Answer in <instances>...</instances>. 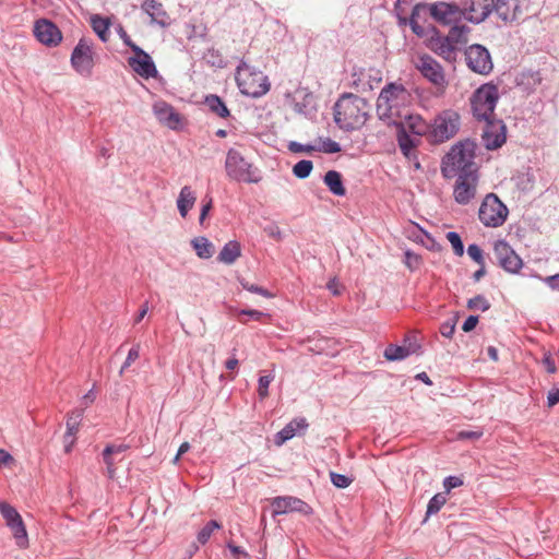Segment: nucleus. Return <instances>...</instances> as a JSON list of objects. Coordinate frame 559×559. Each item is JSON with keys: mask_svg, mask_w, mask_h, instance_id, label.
Here are the masks:
<instances>
[{"mask_svg": "<svg viewBox=\"0 0 559 559\" xmlns=\"http://www.w3.org/2000/svg\"><path fill=\"white\" fill-rule=\"evenodd\" d=\"M476 148V143L468 139L452 145L441 160L442 176L452 179L459 175L478 173V166L475 162Z\"/></svg>", "mask_w": 559, "mask_h": 559, "instance_id": "1", "label": "nucleus"}, {"mask_svg": "<svg viewBox=\"0 0 559 559\" xmlns=\"http://www.w3.org/2000/svg\"><path fill=\"white\" fill-rule=\"evenodd\" d=\"M370 105L359 96L347 94L335 104V122L343 130H356L361 128L369 117Z\"/></svg>", "mask_w": 559, "mask_h": 559, "instance_id": "2", "label": "nucleus"}, {"mask_svg": "<svg viewBox=\"0 0 559 559\" xmlns=\"http://www.w3.org/2000/svg\"><path fill=\"white\" fill-rule=\"evenodd\" d=\"M411 104V94L402 85L390 83L382 88L377 99V112L381 119L396 121L403 118V109Z\"/></svg>", "mask_w": 559, "mask_h": 559, "instance_id": "3", "label": "nucleus"}, {"mask_svg": "<svg viewBox=\"0 0 559 559\" xmlns=\"http://www.w3.org/2000/svg\"><path fill=\"white\" fill-rule=\"evenodd\" d=\"M461 127V116L454 109L441 110L429 124L428 142L442 144L454 138Z\"/></svg>", "mask_w": 559, "mask_h": 559, "instance_id": "4", "label": "nucleus"}, {"mask_svg": "<svg viewBox=\"0 0 559 559\" xmlns=\"http://www.w3.org/2000/svg\"><path fill=\"white\" fill-rule=\"evenodd\" d=\"M225 169L227 177L235 181L257 183L261 179L258 168L235 148L227 152Z\"/></svg>", "mask_w": 559, "mask_h": 559, "instance_id": "5", "label": "nucleus"}, {"mask_svg": "<svg viewBox=\"0 0 559 559\" xmlns=\"http://www.w3.org/2000/svg\"><path fill=\"white\" fill-rule=\"evenodd\" d=\"M498 88L491 84H484L471 98L474 117L478 121H490L495 118V107L498 100Z\"/></svg>", "mask_w": 559, "mask_h": 559, "instance_id": "6", "label": "nucleus"}, {"mask_svg": "<svg viewBox=\"0 0 559 559\" xmlns=\"http://www.w3.org/2000/svg\"><path fill=\"white\" fill-rule=\"evenodd\" d=\"M236 81L241 93L252 97L262 96L270 88L267 78L260 71H253L246 63L237 68Z\"/></svg>", "mask_w": 559, "mask_h": 559, "instance_id": "7", "label": "nucleus"}, {"mask_svg": "<svg viewBox=\"0 0 559 559\" xmlns=\"http://www.w3.org/2000/svg\"><path fill=\"white\" fill-rule=\"evenodd\" d=\"M508 214V207L495 193H488L485 197L478 211L479 221L487 227L502 226Z\"/></svg>", "mask_w": 559, "mask_h": 559, "instance_id": "8", "label": "nucleus"}, {"mask_svg": "<svg viewBox=\"0 0 559 559\" xmlns=\"http://www.w3.org/2000/svg\"><path fill=\"white\" fill-rule=\"evenodd\" d=\"M415 68L432 83L438 90L443 92L448 85L441 64L429 55H419L414 60Z\"/></svg>", "mask_w": 559, "mask_h": 559, "instance_id": "9", "label": "nucleus"}, {"mask_svg": "<svg viewBox=\"0 0 559 559\" xmlns=\"http://www.w3.org/2000/svg\"><path fill=\"white\" fill-rule=\"evenodd\" d=\"M71 64L79 74L91 75L95 61L93 44L90 40H79L71 55Z\"/></svg>", "mask_w": 559, "mask_h": 559, "instance_id": "10", "label": "nucleus"}, {"mask_svg": "<svg viewBox=\"0 0 559 559\" xmlns=\"http://www.w3.org/2000/svg\"><path fill=\"white\" fill-rule=\"evenodd\" d=\"M465 59L467 67L475 73L487 75L491 72L493 63L488 49L474 44L466 48Z\"/></svg>", "mask_w": 559, "mask_h": 559, "instance_id": "11", "label": "nucleus"}, {"mask_svg": "<svg viewBox=\"0 0 559 559\" xmlns=\"http://www.w3.org/2000/svg\"><path fill=\"white\" fill-rule=\"evenodd\" d=\"M493 252L499 265L507 272L518 273L522 269V259L507 241H497L493 247Z\"/></svg>", "mask_w": 559, "mask_h": 559, "instance_id": "12", "label": "nucleus"}, {"mask_svg": "<svg viewBox=\"0 0 559 559\" xmlns=\"http://www.w3.org/2000/svg\"><path fill=\"white\" fill-rule=\"evenodd\" d=\"M453 195L459 204H467L474 199L478 185V173L456 176Z\"/></svg>", "mask_w": 559, "mask_h": 559, "instance_id": "13", "label": "nucleus"}, {"mask_svg": "<svg viewBox=\"0 0 559 559\" xmlns=\"http://www.w3.org/2000/svg\"><path fill=\"white\" fill-rule=\"evenodd\" d=\"M153 112L156 119L163 126L178 130L181 129L185 124V118L175 108L164 100L155 102L153 105Z\"/></svg>", "mask_w": 559, "mask_h": 559, "instance_id": "14", "label": "nucleus"}, {"mask_svg": "<svg viewBox=\"0 0 559 559\" xmlns=\"http://www.w3.org/2000/svg\"><path fill=\"white\" fill-rule=\"evenodd\" d=\"M133 56L128 59L131 69L144 79L155 78L157 69L151 56L139 46L133 47Z\"/></svg>", "mask_w": 559, "mask_h": 559, "instance_id": "15", "label": "nucleus"}, {"mask_svg": "<svg viewBox=\"0 0 559 559\" xmlns=\"http://www.w3.org/2000/svg\"><path fill=\"white\" fill-rule=\"evenodd\" d=\"M271 506L273 507V515L286 514L290 512L310 514L312 511L305 501L292 496L275 497L272 500Z\"/></svg>", "mask_w": 559, "mask_h": 559, "instance_id": "16", "label": "nucleus"}, {"mask_svg": "<svg viewBox=\"0 0 559 559\" xmlns=\"http://www.w3.org/2000/svg\"><path fill=\"white\" fill-rule=\"evenodd\" d=\"M431 16L444 25L455 24L464 15L463 11L453 3L437 2L429 8Z\"/></svg>", "mask_w": 559, "mask_h": 559, "instance_id": "17", "label": "nucleus"}, {"mask_svg": "<svg viewBox=\"0 0 559 559\" xmlns=\"http://www.w3.org/2000/svg\"><path fill=\"white\" fill-rule=\"evenodd\" d=\"M34 35L44 45L55 47L62 40L61 31L52 22L43 19L34 25Z\"/></svg>", "mask_w": 559, "mask_h": 559, "instance_id": "18", "label": "nucleus"}, {"mask_svg": "<svg viewBox=\"0 0 559 559\" xmlns=\"http://www.w3.org/2000/svg\"><path fill=\"white\" fill-rule=\"evenodd\" d=\"M483 141L488 150H496L506 142V127L501 120L484 121Z\"/></svg>", "mask_w": 559, "mask_h": 559, "instance_id": "19", "label": "nucleus"}, {"mask_svg": "<svg viewBox=\"0 0 559 559\" xmlns=\"http://www.w3.org/2000/svg\"><path fill=\"white\" fill-rule=\"evenodd\" d=\"M495 7L493 0H467L465 10L468 12V20L475 23L484 21Z\"/></svg>", "mask_w": 559, "mask_h": 559, "instance_id": "20", "label": "nucleus"}, {"mask_svg": "<svg viewBox=\"0 0 559 559\" xmlns=\"http://www.w3.org/2000/svg\"><path fill=\"white\" fill-rule=\"evenodd\" d=\"M430 48L438 56L444 59L448 62H455L457 57V51L455 47L451 44V41L445 36H438L430 40Z\"/></svg>", "mask_w": 559, "mask_h": 559, "instance_id": "21", "label": "nucleus"}, {"mask_svg": "<svg viewBox=\"0 0 559 559\" xmlns=\"http://www.w3.org/2000/svg\"><path fill=\"white\" fill-rule=\"evenodd\" d=\"M404 121L402 122L403 131H409L415 135L425 136L428 140L429 124L419 115H403Z\"/></svg>", "mask_w": 559, "mask_h": 559, "instance_id": "22", "label": "nucleus"}, {"mask_svg": "<svg viewBox=\"0 0 559 559\" xmlns=\"http://www.w3.org/2000/svg\"><path fill=\"white\" fill-rule=\"evenodd\" d=\"M308 428V423L305 418H295L289 421L281 431L275 436V444L282 445L287 440L295 437L298 432L305 431Z\"/></svg>", "mask_w": 559, "mask_h": 559, "instance_id": "23", "label": "nucleus"}, {"mask_svg": "<svg viewBox=\"0 0 559 559\" xmlns=\"http://www.w3.org/2000/svg\"><path fill=\"white\" fill-rule=\"evenodd\" d=\"M90 24L103 43H107L109 40V28L111 26V20L109 17H104L99 14H93L90 17Z\"/></svg>", "mask_w": 559, "mask_h": 559, "instance_id": "24", "label": "nucleus"}, {"mask_svg": "<svg viewBox=\"0 0 559 559\" xmlns=\"http://www.w3.org/2000/svg\"><path fill=\"white\" fill-rule=\"evenodd\" d=\"M469 32L471 28L466 25H454L445 37L455 47V50L459 51L462 46L467 44Z\"/></svg>", "mask_w": 559, "mask_h": 559, "instance_id": "25", "label": "nucleus"}, {"mask_svg": "<svg viewBox=\"0 0 559 559\" xmlns=\"http://www.w3.org/2000/svg\"><path fill=\"white\" fill-rule=\"evenodd\" d=\"M197 197L189 186H185L179 193L177 200V206L180 215L186 217L189 210H191L195 203Z\"/></svg>", "mask_w": 559, "mask_h": 559, "instance_id": "26", "label": "nucleus"}, {"mask_svg": "<svg viewBox=\"0 0 559 559\" xmlns=\"http://www.w3.org/2000/svg\"><path fill=\"white\" fill-rule=\"evenodd\" d=\"M241 254V247L238 241L227 242L218 254V261L225 264H233Z\"/></svg>", "mask_w": 559, "mask_h": 559, "instance_id": "27", "label": "nucleus"}, {"mask_svg": "<svg viewBox=\"0 0 559 559\" xmlns=\"http://www.w3.org/2000/svg\"><path fill=\"white\" fill-rule=\"evenodd\" d=\"M324 183L333 194L338 197L345 195L346 189L343 186L342 176L338 171L329 170L324 175Z\"/></svg>", "mask_w": 559, "mask_h": 559, "instance_id": "28", "label": "nucleus"}, {"mask_svg": "<svg viewBox=\"0 0 559 559\" xmlns=\"http://www.w3.org/2000/svg\"><path fill=\"white\" fill-rule=\"evenodd\" d=\"M205 104L210 108V110L216 114L221 118H227L229 116V110L226 107L225 103L217 95H209L205 97Z\"/></svg>", "mask_w": 559, "mask_h": 559, "instance_id": "29", "label": "nucleus"}, {"mask_svg": "<svg viewBox=\"0 0 559 559\" xmlns=\"http://www.w3.org/2000/svg\"><path fill=\"white\" fill-rule=\"evenodd\" d=\"M197 255L201 259H210L213 255L214 247L205 237H198L192 240Z\"/></svg>", "mask_w": 559, "mask_h": 559, "instance_id": "30", "label": "nucleus"}, {"mask_svg": "<svg viewBox=\"0 0 559 559\" xmlns=\"http://www.w3.org/2000/svg\"><path fill=\"white\" fill-rule=\"evenodd\" d=\"M9 527L12 531V534H13L16 545L22 549L27 548L28 537H27V533H26V528L23 523V520L15 522L14 524H12Z\"/></svg>", "mask_w": 559, "mask_h": 559, "instance_id": "31", "label": "nucleus"}, {"mask_svg": "<svg viewBox=\"0 0 559 559\" xmlns=\"http://www.w3.org/2000/svg\"><path fill=\"white\" fill-rule=\"evenodd\" d=\"M143 9L154 21L162 22L165 16L162 3L156 0H146Z\"/></svg>", "mask_w": 559, "mask_h": 559, "instance_id": "32", "label": "nucleus"}, {"mask_svg": "<svg viewBox=\"0 0 559 559\" xmlns=\"http://www.w3.org/2000/svg\"><path fill=\"white\" fill-rule=\"evenodd\" d=\"M0 513L5 519L8 526H11L15 522L22 520L19 512L12 506L3 501H0Z\"/></svg>", "mask_w": 559, "mask_h": 559, "instance_id": "33", "label": "nucleus"}, {"mask_svg": "<svg viewBox=\"0 0 559 559\" xmlns=\"http://www.w3.org/2000/svg\"><path fill=\"white\" fill-rule=\"evenodd\" d=\"M408 354L407 348L396 345H389L384 350V357L391 361L404 359Z\"/></svg>", "mask_w": 559, "mask_h": 559, "instance_id": "34", "label": "nucleus"}, {"mask_svg": "<svg viewBox=\"0 0 559 559\" xmlns=\"http://www.w3.org/2000/svg\"><path fill=\"white\" fill-rule=\"evenodd\" d=\"M219 528H221V524L217 521L212 520V521L207 522L201 528V531L198 533V536H197L198 542L202 545L206 544L209 542V539L211 538L212 533L215 530H219Z\"/></svg>", "mask_w": 559, "mask_h": 559, "instance_id": "35", "label": "nucleus"}, {"mask_svg": "<svg viewBox=\"0 0 559 559\" xmlns=\"http://www.w3.org/2000/svg\"><path fill=\"white\" fill-rule=\"evenodd\" d=\"M447 500V492L436 493L428 502L427 515L436 514L439 512L440 509L445 504Z\"/></svg>", "mask_w": 559, "mask_h": 559, "instance_id": "36", "label": "nucleus"}, {"mask_svg": "<svg viewBox=\"0 0 559 559\" xmlns=\"http://www.w3.org/2000/svg\"><path fill=\"white\" fill-rule=\"evenodd\" d=\"M81 416H82L81 411L73 412L69 415V417L67 419L66 440L68 439V437L72 438L79 431Z\"/></svg>", "mask_w": 559, "mask_h": 559, "instance_id": "37", "label": "nucleus"}, {"mask_svg": "<svg viewBox=\"0 0 559 559\" xmlns=\"http://www.w3.org/2000/svg\"><path fill=\"white\" fill-rule=\"evenodd\" d=\"M313 168V164L311 160L302 159L294 165L293 174L300 179H305L309 177Z\"/></svg>", "mask_w": 559, "mask_h": 559, "instance_id": "38", "label": "nucleus"}, {"mask_svg": "<svg viewBox=\"0 0 559 559\" xmlns=\"http://www.w3.org/2000/svg\"><path fill=\"white\" fill-rule=\"evenodd\" d=\"M445 238L451 243L453 252L457 257H462L464 254V246H463V242H462V239H461L460 235L457 233H455V231H449L445 235Z\"/></svg>", "mask_w": 559, "mask_h": 559, "instance_id": "39", "label": "nucleus"}, {"mask_svg": "<svg viewBox=\"0 0 559 559\" xmlns=\"http://www.w3.org/2000/svg\"><path fill=\"white\" fill-rule=\"evenodd\" d=\"M399 146L404 155L409 156L416 146V142L405 132H403L399 135Z\"/></svg>", "mask_w": 559, "mask_h": 559, "instance_id": "40", "label": "nucleus"}, {"mask_svg": "<svg viewBox=\"0 0 559 559\" xmlns=\"http://www.w3.org/2000/svg\"><path fill=\"white\" fill-rule=\"evenodd\" d=\"M245 316L251 317L253 320L261 321L264 318H270L267 313H264L259 310L249 309V310H240L237 314V319L240 323L246 324L247 320L243 319Z\"/></svg>", "mask_w": 559, "mask_h": 559, "instance_id": "41", "label": "nucleus"}, {"mask_svg": "<svg viewBox=\"0 0 559 559\" xmlns=\"http://www.w3.org/2000/svg\"><path fill=\"white\" fill-rule=\"evenodd\" d=\"M467 307L471 310H481L486 311L490 308L489 301L481 295L475 296L471 298L467 302Z\"/></svg>", "mask_w": 559, "mask_h": 559, "instance_id": "42", "label": "nucleus"}, {"mask_svg": "<svg viewBox=\"0 0 559 559\" xmlns=\"http://www.w3.org/2000/svg\"><path fill=\"white\" fill-rule=\"evenodd\" d=\"M273 379V376H261L259 378L258 394L261 400H264L269 396V385Z\"/></svg>", "mask_w": 559, "mask_h": 559, "instance_id": "43", "label": "nucleus"}, {"mask_svg": "<svg viewBox=\"0 0 559 559\" xmlns=\"http://www.w3.org/2000/svg\"><path fill=\"white\" fill-rule=\"evenodd\" d=\"M332 484L337 488H347L352 484V478L346 475L331 472L330 473Z\"/></svg>", "mask_w": 559, "mask_h": 559, "instance_id": "44", "label": "nucleus"}, {"mask_svg": "<svg viewBox=\"0 0 559 559\" xmlns=\"http://www.w3.org/2000/svg\"><path fill=\"white\" fill-rule=\"evenodd\" d=\"M140 357V345H134L128 353V356L120 369V374L124 372V370L130 367L138 358Z\"/></svg>", "mask_w": 559, "mask_h": 559, "instance_id": "45", "label": "nucleus"}, {"mask_svg": "<svg viewBox=\"0 0 559 559\" xmlns=\"http://www.w3.org/2000/svg\"><path fill=\"white\" fill-rule=\"evenodd\" d=\"M467 253L471 257V259H473L477 264H479V265L485 264L483 251L477 245H475V243L469 245L467 248Z\"/></svg>", "mask_w": 559, "mask_h": 559, "instance_id": "46", "label": "nucleus"}, {"mask_svg": "<svg viewBox=\"0 0 559 559\" xmlns=\"http://www.w3.org/2000/svg\"><path fill=\"white\" fill-rule=\"evenodd\" d=\"M242 287L248 290V292H251V293H254V294H259L265 298H272L273 295L265 288L261 287V286H258V285H254V284H250L248 282H242L241 283Z\"/></svg>", "mask_w": 559, "mask_h": 559, "instance_id": "47", "label": "nucleus"}, {"mask_svg": "<svg viewBox=\"0 0 559 559\" xmlns=\"http://www.w3.org/2000/svg\"><path fill=\"white\" fill-rule=\"evenodd\" d=\"M417 16H418V8L416 7L412 12V15L409 19V25L415 34H417L418 36H423L425 33V29L421 25H419V23L417 21Z\"/></svg>", "mask_w": 559, "mask_h": 559, "instance_id": "48", "label": "nucleus"}, {"mask_svg": "<svg viewBox=\"0 0 559 559\" xmlns=\"http://www.w3.org/2000/svg\"><path fill=\"white\" fill-rule=\"evenodd\" d=\"M463 485L462 478L457 476H449L444 479L443 486L445 488L447 495L450 492L451 489L460 487Z\"/></svg>", "mask_w": 559, "mask_h": 559, "instance_id": "49", "label": "nucleus"}, {"mask_svg": "<svg viewBox=\"0 0 559 559\" xmlns=\"http://www.w3.org/2000/svg\"><path fill=\"white\" fill-rule=\"evenodd\" d=\"M405 263L409 269H417L420 264V257L411 251L405 252Z\"/></svg>", "mask_w": 559, "mask_h": 559, "instance_id": "50", "label": "nucleus"}, {"mask_svg": "<svg viewBox=\"0 0 559 559\" xmlns=\"http://www.w3.org/2000/svg\"><path fill=\"white\" fill-rule=\"evenodd\" d=\"M455 331V322L454 321H447L441 324L440 326V333L448 338H451Z\"/></svg>", "mask_w": 559, "mask_h": 559, "instance_id": "51", "label": "nucleus"}, {"mask_svg": "<svg viewBox=\"0 0 559 559\" xmlns=\"http://www.w3.org/2000/svg\"><path fill=\"white\" fill-rule=\"evenodd\" d=\"M288 148H289L290 152H294V153H302V152L310 153V152L316 150L314 146L302 145V144L297 143V142H290L289 145H288Z\"/></svg>", "mask_w": 559, "mask_h": 559, "instance_id": "52", "label": "nucleus"}, {"mask_svg": "<svg viewBox=\"0 0 559 559\" xmlns=\"http://www.w3.org/2000/svg\"><path fill=\"white\" fill-rule=\"evenodd\" d=\"M323 151L325 153H338L341 151V146L337 142H335L331 139H326L323 142Z\"/></svg>", "mask_w": 559, "mask_h": 559, "instance_id": "53", "label": "nucleus"}, {"mask_svg": "<svg viewBox=\"0 0 559 559\" xmlns=\"http://www.w3.org/2000/svg\"><path fill=\"white\" fill-rule=\"evenodd\" d=\"M117 33L119 37L122 39V41L133 50V47L136 45L132 41L131 37L128 35L122 25H119L117 27Z\"/></svg>", "mask_w": 559, "mask_h": 559, "instance_id": "54", "label": "nucleus"}, {"mask_svg": "<svg viewBox=\"0 0 559 559\" xmlns=\"http://www.w3.org/2000/svg\"><path fill=\"white\" fill-rule=\"evenodd\" d=\"M481 436H483V431H480V430H477V431L462 430L457 433V438L462 439V440L463 439L478 440Z\"/></svg>", "mask_w": 559, "mask_h": 559, "instance_id": "55", "label": "nucleus"}, {"mask_svg": "<svg viewBox=\"0 0 559 559\" xmlns=\"http://www.w3.org/2000/svg\"><path fill=\"white\" fill-rule=\"evenodd\" d=\"M478 323V317L476 316H469L465 322L463 323L462 325V330L464 332H471L472 330H474L476 328Z\"/></svg>", "mask_w": 559, "mask_h": 559, "instance_id": "56", "label": "nucleus"}, {"mask_svg": "<svg viewBox=\"0 0 559 559\" xmlns=\"http://www.w3.org/2000/svg\"><path fill=\"white\" fill-rule=\"evenodd\" d=\"M557 403H559V389H552L548 392L547 404L549 407H552Z\"/></svg>", "mask_w": 559, "mask_h": 559, "instance_id": "57", "label": "nucleus"}, {"mask_svg": "<svg viewBox=\"0 0 559 559\" xmlns=\"http://www.w3.org/2000/svg\"><path fill=\"white\" fill-rule=\"evenodd\" d=\"M127 449L126 445H107L103 451V456L110 457L114 453H120Z\"/></svg>", "mask_w": 559, "mask_h": 559, "instance_id": "58", "label": "nucleus"}, {"mask_svg": "<svg viewBox=\"0 0 559 559\" xmlns=\"http://www.w3.org/2000/svg\"><path fill=\"white\" fill-rule=\"evenodd\" d=\"M189 450H190V444H189V442H183V443H181V445H180V447H179V449H178V452H177L176 456H175V457H174V460H173V463H174V464H177V463H178V461L180 460V456H181L182 454H185L186 452H188Z\"/></svg>", "mask_w": 559, "mask_h": 559, "instance_id": "59", "label": "nucleus"}, {"mask_svg": "<svg viewBox=\"0 0 559 559\" xmlns=\"http://www.w3.org/2000/svg\"><path fill=\"white\" fill-rule=\"evenodd\" d=\"M13 462V456L5 450L0 449V466L8 465Z\"/></svg>", "mask_w": 559, "mask_h": 559, "instance_id": "60", "label": "nucleus"}, {"mask_svg": "<svg viewBox=\"0 0 559 559\" xmlns=\"http://www.w3.org/2000/svg\"><path fill=\"white\" fill-rule=\"evenodd\" d=\"M228 548L233 554L234 558L239 559L241 556L246 557L247 552L242 550L239 546H235L233 544H228Z\"/></svg>", "mask_w": 559, "mask_h": 559, "instance_id": "61", "label": "nucleus"}, {"mask_svg": "<svg viewBox=\"0 0 559 559\" xmlns=\"http://www.w3.org/2000/svg\"><path fill=\"white\" fill-rule=\"evenodd\" d=\"M545 281L552 289L559 290V274L548 276Z\"/></svg>", "mask_w": 559, "mask_h": 559, "instance_id": "62", "label": "nucleus"}, {"mask_svg": "<svg viewBox=\"0 0 559 559\" xmlns=\"http://www.w3.org/2000/svg\"><path fill=\"white\" fill-rule=\"evenodd\" d=\"M104 462L107 466V474L110 478H114L115 476V465H114V462L110 457L108 456H104Z\"/></svg>", "mask_w": 559, "mask_h": 559, "instance_id": "63", "label": "nucleus"}, {"mask_svg": "<svg viewBox=\"0 0 559 559\" xmlns=\"http://www.w3.org/2000/svg\"><path fill=\"white\" fill-rule=\"evenodd\" d=\"M328 288L333 293V295H340L341 294L340 284H338V282L336 280H331L328 283Z\"/></svg>", "mask_w": 559, "mask_h": 559, "instance_id": "64", "label": "nucleus"}]
</instances>
